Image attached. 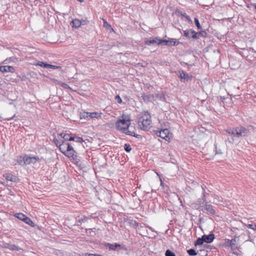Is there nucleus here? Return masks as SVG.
I'll return each instance as SVG.
<instances>
[{"instance_id":"de8ad7c7","label":"nucleus","mask_w":256,"mask_h":256,"mask_svg":"<svg viewBox=\"0 0 256 256\" xmlns=\"http://www.w3.org/2000/svg\"><path fill=\"white\" fill-rule=\"evenodd\" d=\"M70 137V134H64V136H63V138L66 140H69V138Z\"/></svg>"},{"instance_id":"864d4df0","label":"nucleus","mask_w":256,"mask_h":256,"mask_svg":"<svg viewBox=\"0 0 256 256\" xmlns=\"http://www.w3.org/2000/svg\"><path fill=\"white\" fill-rule=\"evenodd\" d=\"M64 134H65L62 132V133L58 134V135L60 136V137H62L63 138V136H64Z\"/></svg>"},{"instance_id":"ddd939ff","label":"nucleus","mask_w":256,"mask_h":256,"mask_svg":"<svg viewBox=\"0 0 256 256\" xmlns=\"http://www.w3.org/2000/svg\"><path fill=\"white\" fill-rule=\"evenodd\" d=\"M4 177L7 180L11 182H16V177L11 174H4Z\"/></svg>"},{"instance_id":"ea45409f","label":"nucleus","mask_w":256,"mask_h":256,"mask_svg":"<svg viewBox=\"0 0 256 256\" xmlns=\"http://www.w3.org/2000/svg\"><path fill=\"white\" fill-rule=\"evenodd\" d=\"M48 68H52L53 70H56V69L60 68H61V67L60 66H57L52 65V64H48Z\"/></svg>"},{"instance_id":"f3484780","label":"nucleus","mask_w":256,"mask_h":256,"mask_svg":"<svg viewBox=\"0 0 256 256\" xmlns=\"http://www.w3.org/2000/svg\"><path fill=\"white\" fill-rule=\"evenodd\" d=\"M180 42L174 38H170L168 40V46H177L179 44Z\"/></svg>"},{"instance_id":"6e6d98bb","label":"nucleus","mask_w":256,"mask_h":256,"mask_svg":"<svg viewBox=\"0 0 256 256\" xmlns=\"http://www.w3.org/2000/svg\"><path fill=\"white\" fill-rule=\"evenodd\" d=\"M12 118H12H6V120H11Z\"/></svg>"},{"instance_id":"052dcab7","label":"nucleus","mask_w":256,"mask_h":256,"mask_svg":"<svg viewBox=\"0 0 256 256\" xmlns=\"http://www.w3.org/2000/svg\"><path fill=\"white\" fill-rule=\"evenodd\" d=\"M10 194H11V196H12L13 194H12V191H10Z\"/></svg>"},{"instance_id":"a18cd8bd","label":"nucleus","mask_w":256,"mask_h":256,"mask_svg":"<svg viewBox=\"0 0 256 256\" xmlns=\"http://www.w3.org/2000/svg\"><path fill=\"white\" fill-rule=\"evenodd\" d=\"M208 194V192H206V191H204H204H203V192H202V198H203V202H206V196H207Z\"/></svg>"},{"instance_id":"bf43d9fd","label":"nucleus","mask_w":256,"mask_h":256,"mask_svg":"<svg viewBox=\"0 0 256 256\" xmlns=\"http://www.w3.org/2000/svg\"><path fill=\"white\" fill-rule=\"evenodd\" d=\"M10 194H11V196H12L13 194H12V191H10Z\"/></svg>"},{"instance_id":"c756f323","label":"nucleus","mask_w":256,"mask_h":256,"mask_svg":"<svg viewBox=\"0 0 256 256\" xmlns=\"http://www.w3.org/2000/svg\"><path fill=\"white\" fill-rule=\"evenodd\" d=\"M52 142L56 144V146L58 148L62 144V140H58L56 138H54Z\"/></svg>"},{"instance_id":"f257e3e1","label":"nucleus","mask_w":256,"mask_h":256,"mask_svg":"<svg viewBox=\"0 0 256 256\" xmlns=\"http://www.w3.org/2000/svg\"><path fill=\"white\" fill-rule=\"evenodd\" d=\"M151 116L148 112H144L138 116V125L140 130L147 131L152 127Z\"/></svg>"},{"instance_id":"cd10ccee","label":"nucleus","mask_w":256,"mask_h":256,"mask_svg":"<svg viewBox=\"0 0 256 256\" xmlns=\"http://www.w3.org/2000/svg\"><path fill=\"white\" fill-rule=\"evenodd\" d=\"M204 242V241H203L202 236V238H198L194 242V245L196 246L202 245Z\"/></svg>"},{"instance_id":"a211bd4d","label":"nucleus","mask_w":256,"mask_h":256,"mask_svg":"<svg viewBox=\"0 0 256 256\" xmlns=\"http://www.w3.org/2000/svg\"><path fill=\"white\" fill-rule=\"evenodd\" d=\"M69 141H74L77 142L82 143L84 142L83 139L79 136H71L69 138Z\"/></svg>"},{"instance_id":"5fc2aeb1","label":"nucleus","mask_w":256,"mask_h":256,"mask_svg":"<svg viewBox=\"0 0 256 256\" xmlns=\"http://www.w3.org/2000/svg\"><path fill=\"white\" fill-rule=\"evenodd\" d=\"M54 82L56 84H58V82H60V81H58V80H54Z\"/></svg>"},{"instance_id":"4468645a","label":"nucleus","mask_w":256,"mask_h":256,"mask_svg":"<svg viewBox=\"0 0 256 256\" xmlns=\"http://www.w3.org/2000/svg\"><path fill=\"white\" fill-rule=\"evenodd\" d=\"M15 68L10 66H4L3 73L11 72L14 73L15 72Z\"/></svg>"},{"instance_id":"603ef678","label":"nucleus","mask_w":256,"mask_h":256,"mask_svg":"<svg viewBox=\"0 0 256 256\" xmlns=\"http://www.w3.org/2000/svg\"><path fill=\"white\" fill-rule=\"evenodd\" d=\"M3 70H4V66H0V72H1L2 73H3Z\"/></svg>"},{"instance_id":"8fccbe9b","label":"nucleus","mask_w":256,"mask_h":256,"mask_svg":"<svg viewBox=\"0 0 256 256\" xmlns=\"http://www.w3.org/2000/svg\"><path fill=\"white\" fill-rule=\"evenodd\" d=\"M216 148V154H222V152L220 149H217L216 146L214 145Z\"/></svg>"},{"instance_id":"0eeeda50","label":"nucleus","mask_w":256,"mask_h":256,"mask_svg":"<svg viewBox=\"0 0 256 256\" xmlns=\"http://www.w3.org/2000/svg\"><path fill=\"white\" fill-rule=\"evenodd\" d=\"M154 134L166 140H170V130L166 128H160V130H154Z\"/></svg>"},{"instance_id":"6ab92c4d","label":"nucleus","mask_w":256,"mask_h":256,"mask_svg":"<svg viewBox=\"0 0 256 256\" xmlns=\"http://www.w3.org/2000/svg\"><path fill=\"white\" fill-rule=\"evenodd\" d=\"M102 112H90V118H100L102 116Z\"/></svg>"},{"instance_id":"423d86ee","label":"nucleus","mask_w":256,"mask_h":256,"mask_svg":"<svg viewBox=\"0 0 256 256\" xmlns=\"http://www.w3.org/2000/svg\"><path fill=\"white\" fill-rule=\"evenodd\" d=\"M198 209L208 214L212 215H215L216 214V212L213 206L210 204L208 202H206L204 205L199 206Z\"/></svg>"},{"instance_id":"3c124183","label":"nucleus","mask_w":256,"mask_h":256,"mask_svg":"<svg viewBox=\"0 0 256 256\" xmlns=\"http://www.w3.org/2000/svg\"><path fill=\"white\" fill-rule=\"evenodd\" d=\"M202 188L203 191H204V190L206 191V185L202 184Z\"/></svg>"},{"instance_id":"1a4fd4ad","label":"nucleus","mask_w":256,"mask_h":256,"mask_svg":"<svg viewBox=\"0 0 256 256\" xmlns=\"http://www.w3.org/2000/svg\"><path fill=\"white\" fill-rule=\"evenodd\" d=\"M183 34L187 39L198 40L197 32L192 29H187L183 30Z\"/></svg>"},{"instance_id":"2f4dec72","label":"nucleus","mask_w":256,"mask_h":256,"mask_svg":"<svg viewBox=\"0 0 256 256\" xmlns=\"http://www.w3.org/2000/svg\"><path fill=\"white\" fill-rule=\"evenodd\" d=\"M159 40H158V45H164V46H168V40H162L159 37Z\"/></svg>"},{"instance_id":"4d7b16f0","label":"nucleus","mask_w":256,"mask_h":256,"mask_svg":"<svg viewBox=\"0 0 256 256\" xmlns=\"http://www.w3.org/2000/svg\"><path fill=\"white\" fill-rule=\"evenodd\" d=\"M78 1L80 2H84V0H77Z\"/></svg>"},{"instance_id":"f704fd0d","label":"nucleus","mask_w":256,"mask_h":256,"mask_svg":"<svg viewBox=\"0 0 256 256\" xmlns=\"http://www.w3.org/2000/svg\"><path fill=\"white\" fill-rule=\"evenodd\" d=\"M161 128H168L170 127V124L168 122H162V123H161Z\"/></svg>"},{"instance_id":"473e14b6","label":"nucleus","mask_w":256,"mask_h":256,"mask_svg":"<svg viewBox=\"0 0 256 256\" xmlns=\"http://www.w3.org/2000/svg\"><path fill=\"white\" fill-rule=\"evenodd\" d=\"M37 66H39L41 67L44 68H48V64L43 62H38L37 64Z\"/></svg>"},{"instance_id":"a878e982","label":"nucleus","mask_w":256,"mask_h":256,"mask_svg":"<svg viewBox=\"0 0 256 256\" xmlns=\"http://www.w3.org/2000/svg\"><path fill=\"white\" fill-rule=\"evenodd\" d=\"M14 216L18 219L24 221L26 216L23 214L22 213H17L14 214Z\"/></svg>"},{"instance_id":"79ce46f5","label":"nucleus","mask_w":256,"mask_h":256,"mask_svg":"<svg viewBox=\"0 0 256 256\" xmlns=\"http://www.w3.org/2000/svg\"><path fill=\"white\" fill-rule=\"evenodd\" d=\"M246 226L253 230H256V224H248Z\"/></svg>"},{"instance_id":"e2e57ef3","label":"nucleus","mask_w":256,"mask_h":256,"mask_svg":"<svg viewBox=\"0 0 256 256\" xmlns=\"http://www.w3.org/2000/svg\"><path fill=\"white\" fill-rule=\"evenodd\" d=\"M254 8H255L256 10V4L254 5Z\"/></svg>"},{"instance_id":"c9c22d12","label":"nucleus","mask_w":256,"mask_h":256,"mask_svg":"<svg viewBox=\"0 0 256 256\" xmlns=\"http://www.w3.org/2000/svg\"><path fill=\"white\" fill-rule=\"evenodd\" d=\"M166 256H176L175 254L170 250H167L165 253Z\"/></svg>"},{"instance_id":"20e7f679","label":"nucleus","mask_w":256,"mask_h":256,"mask_svg":"<svg viewBox=\"0 0 256 256\" xmlns=\"http://www.w3.org/2000/svg\"><path fill=\"white\" fill-rule=\"evenodd\" d=\"M122 119L116 122V126L118 130L122 132L127 130L130 124V120L126 116H122Z\"/></svg>"},{"instance_id":"b1692460","label":"nucleus","mask_w":256,"mask_h":256,"mask_svg":"<svg viewBox=\"0 0 256 256\" xmlns=\"http://www.w3.org/2000/svg\"><path fill=\"white\" fill-rule=\"evenodd\" d=\"M208 36V34L205 30H202L197 32V37L198 39L200 38V36H202L204 38Z\"/></svg>"},{"instance_id":"e433bc0d","label":"nucleus","mask_w":256,"mask_h":256,"mask_svg":"<svg viewBox=\"0 0 256 256\" xmlns=\"http://www.w3.org/2000/svg\"><path fill=\"white\" fill-rule=\"evenodd\" d=\"M178 14L180 16H181L184 17L187 20H189L190 19V16H188L186 12H180V11H178Z\"/></svg>"},{"instance_id":"7c9ffc66","label":"nucleus","mask_w":256,"mask_h":256,"mask_svg":"<svg viewBox=\"0 0 256 256\" xmlns=\"http://www.w3.org/2000/svg\"><path fill=\"white\" fill-rule=\"evenodd\" d=\"M58 84L60 85L62 88H64L66 89H68V90H71L72 89L70 88V87L68 84H66V83H64V82H58Z\"/></svg>"},{"instance_id":"13d9d810","label":"nucleus","mask_w":256,"mask_h":256,"mask_svg":"<svg viewBox=\"0 0 256 256\" xmlns=\"http://www.w3.org/2000/svg\"><path fill=\"white\" fill-rule=\"evenodd\" d=\"M2 184L4 186H6L5 182H2Z\"/></svg>"},{"instance_id":"49530a36","label":"nucleus","mask_w":256,"mask_h":256,"mask_svg":"<svg viewBox=\"0 0 256 256\" xmlns=\"http://www.w3.org/2000/svg\"><path fill=\"white\" fill-rule=\"evenodd\" d=\"M206 202H203V198L202 197V198H198V204L200 205V206H202L203 204Z\"/></svg>"},{"instance_id":"7ed1b4c3","label":"nucleus","mask_w":256,"mask_h":256,"mask_svg":"<svg viewBox=\"0 0 256 256\" xmlns=\"http://www.w3.org/2000/svg\"><path fill=\"white\" fill-rule=\"evenodd\" d=\"M226 132L228 134L232 135L234 138H238L241 137L246 136L249 133V130L242 126L227 128Z\"/></svg>"},{"instance_id":"bb28decb","label":"nucleus","mask_w":256,"mask_h":256,"mask_svg":"<svg viewBox=\"0 0 256 256\" xmlns=\"http://www.w3.org/2000/svg\"><path fill=\"white\" fill-rule=\"evenodd\" d=\"M16 161L20 165L25 164V155L24 156H20Z\"/></svg>"},{"instance_id":"39448f33","label":"nucleus","mask_w":256,"mask_h":256,"mask_svg":"<svg viewBox=\"0 0 256 256\" xmlns=\"http://www.w3.org/2000/svg\"><path fill=\"white\" fill-rule=\"evenodd\" d=\"M238 237L236 236H234V238L230 240V248L231 252L232 254L238 255L239 249L240 248V246L238 244Z\"/></svg>"},{"instance_id":"aec40b11","label":"nucleus","mask_w":256,"mask_h":256,"mask_svg":"<svg viewBox=\"0 0 256 256\" xmlns=\"http://www.w3.org/2000/svg\"><path fill=\"white\" fill-rule=\"evenodd\" d=\"M72 26L75 28H79L82 24V22L78 19L74 20L72 21Z\"/></svg>"},{"instance_id":"c03bdc74","label":"nucleus","mask_w":256,"mask_h":256,"mask_svg":"<svg viewBox=\"0 0 256 256\" xmlns=\"http://www.w3.org/2000/svg\"><path fill=\"white\" fill-rule=\"evenodd\" d=\"M115 100H116L118 103L120 104L122 103V101L119 95H117L115 96Z\"/></svg>"},{"instance_id":"72a5a7b5","label":"nucleus","mask_w":256,"mask_h":256,"mask_svg":"<svg viewBox=\"0 0 256 256\" xmlns=\"http://www.w3.org/2000/svg\"><path fill=\"white\" fill-rule=\"evenodd\" d=\"M230 240L229 239H228V238H226L224 240V242L223 246L225 248H230Z\"/></svg>"},{"instance_id":"f8f14e48","label":"nucleus","mask_w":256,"mask_h":256,"mask_svg":"<svg viewBox=\"0 0 256 256\" xmlns=\"http://www.w3.org/2000/svg\"><path fill=\"white\" fill-rule=\"evenodd\" d=\"M202 236L203 241L206 243H211L214 239V235L213 234L208 235L204 234Z\"/></svg>"},{"instance_id":"a19ab883","label":"nucleus","mask_w":256,"mask_h":256,"mask_svg":"<svg viewBox=\"0 0 256 256\" xmlns=\"http://www.w3.org/2000/svg\"><path fill=\"white\" fill-rule=\"evenodd\" d=\"M194 21L195 24H196V26H197L198 28L201 29L202 26L200 24L197 18H194Z\"/></svg>"},{"instance_id":"4c0bfd02","label":"nucleus","mask_w":256,"mask_h":256,"mask_svg":"<svg viewBox=\"0 0 256 256\" xmlns=\"http://www.w3.org/2000/svg\"><path fill=\"white\" fill-rule=\"evenodd\" d=\"M124 150L128 152H130L132 150V148L129 144H125L124 146Z\"/></svg>"},{"instance_id":"37998d69","label":"nucleus","mask_w":256,"mask_h":256,"mask_svg":"<svg viewBox=\"0 0 256 256\" xmlns=\"http://www.w3.org/2000/svg\"><path fill=\"white\" fill-rule=\"evenodd\" d=\"M186 76H188V74L184 72L183 70L182 71V72L180 73V78L181 79H186Z\"/></svg>"},{"instance_id":"393cba45","label":"nucleus","mask_w":256,"mask_h":256,"mask_svg":"<svg viewBox=\"0 0 256 256\" xmlns=\"http://www.w3.org/2000/svg\"><path fill=\"white\" fill-rule=\"evenodd\" d=\"M122 132L127 135L133 136L136 138H138V136H140V135L136 134L134 132H131V131L128 130H124V132Z\"/></svg>"},{"instance_id":"4be33fe9","label":"nucleus","mask_w":256,"mask_h":256,"mask_svg":"<svg viewBox=\"0 0 256 256\" xmlns=\"http://www.w3.org/2000/svg\"><path fill=\"white\" fill-rule=\"evenodd\" d=\"M88 219H90V218L84 216L83 218H80L78 220H77L75 225L78 226L80 225V224L86 222Z\"/></svg>"},{"instance_id":"58836bf2","label":"nucleus","mask_w":256,"mask_h":256,"mask_svg":"<svg viewBox=\"0 0 256 256\" xmlns=\"http://www.w3.org/2000/svg\"><path fill=\"white\" fill-rule=\"evenodd\" d=\"M82 116L84 118H90V112H84L82 114Z\"/></svg>"},{"instance_id":"680f3d73","label":"nucleus","mask_w":256,"mask_h":256,"mask_svg":"<svg viewBox=\"0 0 256 256\" xmlns=\"http://www.w3.org/2000/svg\"><path fill=\"white\" fill-rule=\"evenodd\" d=\"M10 194H11V196H12L13 194H12V191H10Z\"/></svg>"},{"instance_id":"9d476101","label":"nucleus","mask_w":256,"mask_h":256,"mask_svg":"<svg viewBox=\"0 0 256 256\" xmlns=\"http://www.w3.org/2000/svg\"><path fill=\"white\" fill-rule=\"evenodd\" d=\"M40 160L38 156H30L25 155V164L28 165L30 164H35L37 162H40Z\"/></svg>"},{"instance_id":"2eb2a0df","label":"nucleus","mask_w":256,"mask_h":256,"mask_svg":"<svg viewBox=\"0 0 256 256\" xmlns=\"http://www.w3.org/2000/svg\"><path fill=\"white\" fill-rule=\"evenodd\" d=\"M142 97L143 100L146 102H151L154 98V96L152 94H146L144 93L142 94Z\"/></svg>"},{"instance_id":"6e6552de","label":"nucleus","mask_w":256,"mask_h":256,"mask_svg":"<svg viewBox=\"0 0 256 256\" xmlns=\"http://www.w3.org/2000/svg\"><path fill=\"white\" fill-rule=\"evenodd\" d=\"M105 246L108 248L110 250H126V246L124 244H119L116 243L114 244H112L110 243H106Z\"/></svg>"},{"instance_id":"f03ea898","label":"nucleus","mask_w":256,"mask_h":256,"mask_svg":"<svg viewBox=\"0 0 256 256\" xmlns=\"http://www.w3.org/2000/svg\"><path fill=\"white\" fill-rule=\"evenodd\" d=\"M58 148L60 152L65 156L72 160H76L77 152L69 143L62 140V144Z\"/></svg>"},{"instance_id":"9b49d317","label":"nucleus","mask_w":256,"mask_h":256,"mask_svg":"<svg viewBox=\"0 0 256 256\" xmlns=\"http://www.w3.org/2000/svg\"><path fill=\"white\" fill-rule=\"evenodd\" d=\"M159 37L156 36L154 38H150L149 40L147 39L144 40V43L148 46L151 44H157L158 45Z\"/></svg>"},{"instance_id":"c85d7f7f","label":"nucleus","mask_w":256,"mask_h":256,"mask_svg":"<svg viewBox=\"0 0 256 256\" xmlns=\"http://www.w3.org/2000/svg\"><path fill=\"white\" fill-rule=\"evenodd\" d=\"M188 254L191 256H194L197 254L196 251L192 248L187 250Z\"/></svg>"},{"instance_id":"09e8293b","label":"nucleus","mask_w":256,"mask_h":256,"mask_svg":"<svg viewBox=\"0 0 256 256\" xmlns=\"http://www.w3.org/2000/svg\"><path fill=\"white\" fill-rule=\"evenodd\" d=\"M3 248L8 249L10 246V244L9 243H4L3 244Z\"/></svg>"},{"instance_id":"0e129e2a","label":"nucleus","mask_w":256,"mask_h":256,"mask_svg":"<svg viewBox=\"0 0 256 256\" xmlns=\"http://www.w3.org/2000/svg\"><path fill=\"white\" fill-rule=\"evenodd\" d=\"M6 60H4V61L3 62V63H6V62H6Z\"/></svg>"},{"instance_id":"412c9836","label":"nucleus","mask_w":256,"mask_h":256,"mask_svg":"<svg viewBox=\"0 0 256 256\" xmlns=\"http://www.w3.org/2000/svg\"><path fill=\"white\" fill-rule=\"evenodd\" d=\"M23 222L32 227L34 226V223L31 220L30 218L27 216L26 217V218H24V220Z\"/></svg>"},{"instance_id":"5701e85b","label":"nucleus","mask_w":256,"mask_h":256,"mask_svg":"<svg viewBox=\"0 0 256 256\" xmlns=\"http://www.w3.org/2000/svg\"><path fill=\"white\" fill-rule=\"evenodd\" d=\"M160 186L162 188L165 192H168V186L167 184H166L162 182L160 178Z\"/></svg>"},{"instance_id":"dca6fc26","label":"nucleus","mask_w":256,"mask_h":256,"mask_svg":"<svg viewBox=\"0 0 256 256\" xmlns=\"http://www.w3.org/2000/svg\"><path fill=\"white\" fill-rule=\"evenodd\" d=\"M9 250L12 251H20V252H22L24 251L23 249L21 248L15 244H10Z\"/></svg>"}]
</instances>
